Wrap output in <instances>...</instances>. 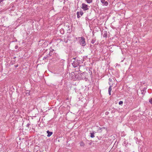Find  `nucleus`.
<instances>
[{"instance_id":"22","label":"nucleus","mask_w":152,"mask_h":152,"mask_svg":"<svg viewBox=\"0 0 152 152\" xmlns=\"http://www.w3.org/2000/svg\"><path fill=\"white\" fill-rule=\"evenodd\" d=\"M18 64H17V65H14V66L16 68V67H17L18 66Z\"/></svg>"},{"instance_id":"14","label":"nucleus","mask_w":152,"mask_h":152,"mask_svg":"<svg viewBox=\"0 0 152 152\" xmlns=\"http://www.w3.org/2000/svg\"><path fill=\"white\" fill-rule=\"evenodd\" d=\"M109 83H110L111 84L112 83H112V82H113V79H112L111 78H110L109 79Z\"/></svg>"},{"instance_id":"21","label":"nucleus","mask_w":152,"mask_h":152,"mask_svg":"<svg viewBox=\"0 0 152 152\" xmlns=\"http://www.w3.org/2000/svg\"><path fill=\"white\" fill-rule=\"evenodd\" d=\"M30 125V124L29 123H28L27 125H26V127H28Z\"/></svg>"},{"instance_id":"5","label":"nucleus","mask_w":152,"mask_h":152,"mask_svg":"<svg viewBox=\"0 0 152 152\" xmlns=\"http://www.w3.org/2000/svg\"><path fill=\"white\" fill-rule=\"evenodd\" d=\"M102 34L104 37H107V32L106 31H104L102 32Z\"/></svg>"},{"instance_id":"25","label":"nucleus","mask_w":152,"mask_h":152,"mask_svg":"<svg viewBox=\"0 0 152 152\" xmlns=\"http://www.w3.org/2000/svg\"><path fill=\"white\" fill-rule=\"evenodd\" d=\"M109 92V95H111V92Z\"/></svg>"},{"instance_id":"27","label":"nucleus","mask_w":152,"mask_h":152,"mask_svg":"<svg viewBox=\"0 0 152 152\" xmlns=\"http://www.w3.org/2000/svg\"><path fill=\"white\" fill-rule=\"evenodd\" d=\"M16 58V57H14L13 58V59H15Z\"/></svg>"},{"instance_id":"15","label":"nucleus","mask_w":152,"mask_h":152,"mask_svg":"<svg viewBox=\"0 0 152 152\" xmlns=\"http://www.w3.org/2000/svg\"><path fill=\"white\" fill-rule=\"evenodd\" d=\"M79 14L81 16H82L83 15V12L82 11H80V12H79Z\"/></svg>"},{"instance_id":"13","label":"nucleus","mask_w":152,"mask_h":152,"mask_svg":"<svg viewBox=\"0 0 152 152\" xmlns=\"http://www.w3.org/2000/svg\"><path fill=\"white\" fill-rule=\"evenodd\" d=\"M88 3H90L92 2V0H85Z\"/></svg>"},{"instance_id":"2","label":"nucleus","mask_w":152,"mask_h":152,"mask_svg":"<svg viewBox=\"0 0 152 152\" xmlns=\"http://www.w3.org/2000/svg\"><path fill=\"white\" fill-rule=\"evenodd\" d=\"M81 8L84 11L87 10H89L88 5L84 3H82Z\"/></svg>"},{"instance_id":"10","label":"nucleus","mask_w":152,"mask_h":152,"mask_svg":"<svg viewBox=\"0 0 152 152\" xmlns=\"http://www.w3.org/2000/svg\"><path fill=\"white\" fill-rule=\"evenodd\" d=\"M50 56V54H49L46 56L45 57L43 58V60H45V59H47V58L49 57V56Z\"/></svg>"},{"instance_id":"6","label":"nucleus","mask_w":152,"mask_h":152,"mask_svg":"<svg viewBox=\"0 0 152 152\" xmlns=\"http://www.w3.org/2000/svg\"><path fill=\"white\" fill-rule=\"evenodd\" d=\"M109 84L110 85V86L108 89V92H111L112 89L111 87L113 86V84H111L110 83H109Z\"/></svg>"},{"instance_id":"1","label":"nucleus","mask_w":152,"mask_h":152,"mask_svg":"<svg viewBox=\"0 0 152 152\" xmlns=\"http://www.w3.org/2000/svg\"><path fill=\"white\" fill-rule=\"evenodd\" d=\"M79 38L80 39L79 41L80 45L83 46H85L86 45L85 38L83 37H79Z\"/></svg>"},{"instance_id":"19","label":"nucleus","mask_w":152,"mask_h":152,"mask_svg":"<svg viewBox=\"0 0 152 152\" xmlns=\"http://www.w3.org/2000/svg\"><path fill=\"white\" fill-rule=\"evenodd\" d=\"M123 104V102L122 101H120L119 102V104Z\"/></svg>"},{"instance_id":"3","label":"nucleus","mask_w":152,"mask_h":152,"mask_svg":"<svg viewBox=\"0 0 152 152\" xmlns=\"http://www.w3.org/2000/svg\"><path fill=\"white\" fill-rule=\"evenodd\" d=\"M78 64V62L77 61H73V63H72V66L75 68L77 67Z\"/></svg>"},{"instance_id":"18","label":"nucleus","mask_w":152,"mask_h":152,"mask_svg":"<svg viewBox=\"0 0 152 152\" xmlns=\"http://www.w3.org/2000/svg\"><path fill=\"white\" fill-rule=\"evenodd\" d=\"M26 94H28L29 95H30V91L28 90L26 91Z\"/></svg>"},{"instance_id":"20","label":"nucleus","mask_w":152,"mask_h":152,"mask_svg":"<svg viewBox=\"0 0 152 152\" xmlns=\"http://www.w3.org/2000/svg\"><path fill=\"white\" fill-rule=\"evenodd\" d=\"M149 102L151 104H152V98L149 99Z\"/></svg>"},{"instance_id":"12","label":"nucleus","mask_w":152,"mask_h":152,"mask_svg":"<svg viewBox=\"0 0 152 152\" xmlns=\"http://www.w3.org/2000/svg\"><path fill=\"white\" fill-rule=\"evenodd\" d=\"M15 61H16V60L15 59L14 60H12L11 61V63H12V64H15Z\"/></svg>"},{"instance_id":"28","label":"nucleus","mask_w":152,"mask_h":152,"mask_svg":"<svg viewBox=\"0 0 152 152\" xmlns=\"http://www.w3.org/2000/svg\"><path fill=\"white\" fill-rule=\"evenodd\" d=\"M99 129H102V128L101 127H99Z\"/></svg>"},{"instance_id":"17","label":"nucleus","mask_w":152,"mask_h":152,"mask_svg":"<svg viewBox=\"0 0 152 152\" xmlns=\"http://www.w3.org/2000/svg\"><path fill=\"white\" fill-rule=\"evenodd\" d=\"M77 17L78 18H79L80 17V14L79 13V12H77Z\"/></svg>"},{"instance_id":"24","label":"nucleus","mask_w":152,"mask_h":152,"mask_svg":"<svg viewBox=\"0 0 152 152\" xmlns=\"http://www.w3.org/2000/svg\"><path fill=\"white\" fill-rule=\"evenodd\" d=\"M4 0H0V3L2 2Z\"/></svg>"},{"instance_id":"29","label":"nucleus","mask_w":152,"mask_h":152,"mask_svg":"<svg viewBox=\"0 0 152 152\" xmlns=\"http://www.w3.org/2000/svg\"><path fill=\"white\" fill-rule=\"evenodd\" d=\"M76 58H73V59H75Z\"/></svg>"},{"instance_id":"4","label":"nucleus","mask_w":152,"mask_h":152,"mask_svg":"<svg viewBox=\"0 0 152 152\" xmlns=\"http://www.w3.org/2000/svg\"><path fill=\"white\" fill-rule=\"evenodd\" d=\"M101 1V3L103 4H104V5L107 6L108 3L107 1H105V0H100Z\"/></svg>"},{"instance_id":"7","label":"nucleus","mask_w":152,"mask_h":152,"mask_svg":"<svg viewBox=\"0 0 152 152\" xmlns=\"http://www.w3.org/2000/svg\"><path fill=\"white\" fill-rule=\"evenodd\" d=\"M47 132L48 134V135H47V137H49L50 136L53 134V133L52 132H50L49 130H48L47 131Z\"/></svg>"},{"instance_id":"26","label":"nucleus","mask_w":152,"mask_h":152,"mask_svg":"<svg viewBox=\"0 0 152 152\" xmlns=\"http://www.w3.org/2000/svg\"><path fill=\"white\" fill-rule=\"evenodd\" d=\"M102 129H105V127H102Z\"/></svg>"},{"instance_id":"9","label":"nucleus","mask_w":152,"mask_h":152,"mask_svg":"<svg viewBox=\"0 0 152 152\" xmlns=\"http://www.w3.org/2000/svg\"><path fill=\"white\" fill-rule=\"evenodd\" d=\"M94 133L93 132L92 133H91V138H93L94 137Z\"/></svg>"},{"instance_id":"11","label":"nucleus","mask_w":152,"mask_h":152,"mask_svg":"<svg viewBox=\"0 0 152 152\" xmlns=\"http://www.w3.org/2000/svg\"><path fill=\"white\" fill-rule=\"evenodd\" d=\"M96 39H92V40L91 41V43L92 44H94V43L96 42Z\"/></svg>"},{"instance_id":"16","label":"nucleus","mask_w":152,"mask_h":152,"mask_svg":"<svg viewBox=\"0 0 152 152\" xmlns=\"http://www.w3.org/2000/svg\"><path fill=\"white\" fill-rule=\"evenodd\" d=\"M145 88L144 89H143L142 90H141V93L142 94H144V92L145 91Z\"/></svg>"},{"instance_id":"23","label":"nucleus","mask_w":152,"mask_h":152,"mask_svg":"<svg viewBox=\"0 0 152 152\" xmlns=\"http://www.w3.org/2000/svg\"><path fill=\"white\" fill-rule=\"evenodd\" d=\"M88 144L90 145H91L92 144V142H90L89 143H88Z\"/></svg>"},{"instance_id":"8","label":"nucleus","mask_w":152,"mask_h":152,"mask_svg":"<svg viewBox=\"0 0 152 152\" xmlns=\"http://www.w3.org/2000/svg\"><path fill=\"white\" fill-rule=\"evenodd\" d=\"M80 146L81 147H84L85 146V143L83 141H81L79 143Z\"/></svg>"}]
</instances>
